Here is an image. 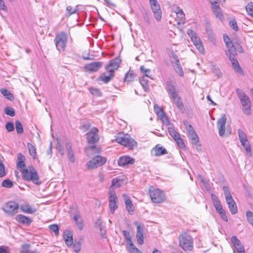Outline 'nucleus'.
I'll use <instances>...</instances> for the list:
<instances>
[{"label": "nucleus", "instance_id": "nucleus-1", "mask_svg": "<svg viewBox=\"0 0 253 253\" xmlns=\"http://www.w3.org/2000/svg\"><path fill=\"white\" fill-rule=\"evenodd\" d=\"M116 141L130 150L136 148L137 143L127 133H119L116 136Z\"/></svg>", "mask_w": 253, "mask_h": 253}, {"label": "nucleus", "instance_id": "nucleus-18", "mask_svg": "<svg viewBox=\"0 0 253 253\" xmlns=\"http://www.w3.org/2000/svg\"><path fill=\"white\" fill-rule=\"evenodd\" d=\"M134 162L135 160L128 156H122L120 157L118 160L119 166L122 167L128 166L129 165H132Z\"/></svg>", "mask_w": 253, "mask_h": 253}, {"label": "nucleus", "instance_id": "nucleus-9", "mask_svg": "<svg viewBox=\"0 0 253 253\" xmlns=\"http://www.w3.org/2000/svg\"><path fill=\"white\" fill-rule=\"evenodd\" d=\"M187 34L190 37L196 48L201 53L203 54L205 51L204 48L200 39L198 37L196 33L192 30L189 29L187 30Z\"/></svg>", "mask_w": 253, "mask_h": 253}, {"label": "nucleus", "instance_id": "nucleus-32", "mask_svg": "<svg viewBox=\"0 0 253 253\" xmlns=\"http://www.w3.org/2000/svg\"><path fill=\"white\" fill-rule=\"evenodd\" d=\"M66 149L70 161L71 162L74 163L75 161V159L74 158V152L71 149V145L70 143H66Z\"/></svg>", "mask_w": 253, "mask_h": 253}, {"label": "nucleus", "instance_id": "nucleus-20", "mask_svg": "<svg viewBox=\"0 0 253 253\" xmlns=\"http://www.w3.org/2000/svg\"><path fill=\"white\" fill-rule=\"evenodd\" d=\"M243 49L238 43H233L229 49L226 52V54H230L232 55H236L238 52H243Z\"/></svg>", "mask_w": 253, "mask_h": 253}, {"label": "nucleus", "instance_id": "nucleus-2", "mask_svg": "<svg viewBox=\"0 0 253 253\" xmlns=\"http://www.w3.org/2000/svg\"><path fill=\"white\" fill-rule=\"evenodd\" d=\"M236 92L240 99L243 112L246 115H250L251 114V102L249 97L241 89H237Z\"/></svg>", "mask_w": 253, "mask_h": 253}, {"label": "nucleus", "instance_id": "nucleus-4", "mask_svg": "<svg viewBox=\"0 0 253 253\" xmlns=\"http://www.w3.org/2000/svg\"><path fill=\"white\" fill-rule=\"evenodd\" d=\"M179 246L185 251H192L193 247V238L187 233H183L179 236Z\"/></svg>", "mask_w": 253, "mask_h": 253}, {"label": "nucleus", "instance_id": "nucleus-64", "mask_svg": "<svg viewBox=\"0 0 253 253\" xmlns=\"http://www.w3.org/2000/svg\"><path fill=\"white\" fill-rule=\"evenodd\" d=\"M5 127L8 131L11 132L14 129V125L11 122H8L5 125Z\"/></svg>", "mask_w": 253, "mask_h": 253}, {"label": "nucleus", "instance_id": "nucleus-15", "mask_svg": "<svg viewBox=\"0 0 253 253\" xmlns=\"http://www.w3.org/2000/svg\"><path fill=\"white\" fill-rule=\"evenodd\" d=\"M98 130L96 127H93L87 134V140L89 143L93 144L98 141L99 137L97 134Z\"/></svg>", "mask_w": 253, "mask_h": 253}, {"label": "nucleus", "instance_id": "nucleus-57", "mask_svg": "<svg viewBox=\"0 0 253 253\" xmlns=\"http://www.w3.org/2000/svg\"><path fill=\"white\" fill-rule=\"evenodd\" d=\"M223 40L226 44L227 48L228 49H229L233 43L231 41L230 39L227 36H223Z\"/></svg>", "mask_w": 253, "mask_h": 253}, {"label": "nucleus", "instance_id": "nucleus-42", "mask_svg": "<svg viewBox=\"0 0 253 253\" xmlns=\"http://www.w3.org/2000/svg\"><path fill=\"white\" fill-rule=\"evenodd\" d=\"M176 106L179 110H182L183 108V104L180 96L173 100Z\"/></svg>", "mask_w": 253, "mask_h": 253}, {"label": "nucleus", "instance_id": "nucleus-35", "mask_svg": "<svg viewBox=\"0 0 253 253\" xmlns=\"http://www.w3.org/2000/svg\"><path fill=\"white\" fill-rule=\"evenodd\" d=\"M0 92L6 98L9 100L11 101L14 99L13 95L6 89L1 88L0 89Z\"/></svg>", "mask_w": 253, "mask_h": 253}, {"label": "nucleus", "instance_id": "nucleus-30", "mask_svg": "<svg viewBox=\"0 0 253 253\" xmlns=\"http://www.w3.org/2000/svg\"><path fill=\"white\" fill-rule=\"evenodd\" d=\"M173 67L175 71L180 76L182 77L184 75L183 71L179 63V61L177 58H176L175 59V62L173 64Z\"/></svg>", "mask_w": 253, "mask_h": 253}, {"label": "nucleus", "instance_id": "nucleus-51", "mask_svg": "<svg viewBox=\"0 0 253 253\" xmlns=\"http://www.w3.org/2000/svg\"><path fill=\"white\" fill-rule=\"evenodd\" d=\"M168 130L170 135L174 139L180 136L179 134L172 127H169Z\"/></svg>", "mask_w": 253, "mask_h": 253}, {"label": "nucleus", "instance_id": "nucleus-33", "mask_svg": "<svg viewBox=\"0 0 253 253\" xmlns=\"http://www.w3.org/2000/svg\"><path fill=\"white\" fill-rule=\"evenodd\" d=\"M27 147L28 148L29 154L33 157V159H35L37 155L36 148L31 143H28Z\"/></svg>", "mask_w": 253, "mask_h": 253}, {"label": "nucleus", "instance_id": "nucleus-3", "mask_svg": "<svg viewBox=\"0 0 253 253\" xmlns=\"http://www.w3.org/2000/svg\"><path fill=\"white\" fill-rule=\"evenodd\" d=\"M23 179L28 181H32L36 185H40L41 182L39 181V176L36 170L32 167H29V169L27 168L21 170Z\"/></svg>", "mask_w": 253, "mask_h": 253}, {"label": "nucleus", "instance_id": "nucleus-58", "mask_svg": "<svg viewBox=\"0 0 253 253\" xmlns=\"http://www.w3.org/2000/svg\"><path fill=\"white\" fill-rule=\"evenodd\" d=\"M229 24H230V26H231V27H232V28L234 30H235V31H237L238 30V27L237 26L236 20L235 19L231 20L229 22Z\"/></svg>", "mask_w": 253, "mask_h": 253}, {"label": "nucleus", "instance_id": "nucleus-62", "mask_svg": "<svg viewBox=\"0 0 253 253\" xmlns=\"http://www.w3.org/2000/svg\"><path fill=\"white\" fill-rule=\"evenodd\" d=\"M206 31L209 39H210L211 41H213L214 40V38L212 31L210 29L207 28Z\"/></svg>", "mask_w": 253, "mask_h": 253}, {"label": "nucleus", "instance_id": "nucleus-13", "mask_svg": "<svg viewBox=\"0 0 253 253\" xmlns=\"http://www.w3.org/2000/svg\"><path fill=\"white\" fill-rule=\"evenodd\" d=\"M121 60L119 58H116L109 62L108 64L106 66L105 69L109 72L114 75V71L117 70L121 63Z\"/></svg>", "mask_w": 253, "mask_h": 253}, {"label": "nucleus", "instance_id": "nucleus-37", "mask_svg": "<svg viewBox=\"0 0 253 253\" xmlns=\"http://www.w3.org/2000/svg\"><path fill=\"white\" fill-rule=\"evenodd\" d=\"M212 12H213L216 17L218 19H220V20L224 19V16L222 13L220 7H217V8L213 10Z\"/></svg>", "mask_w": 253, "mask_h": 253}, {"label": "nucleus", "instance_id": "nucleus-59", "mask_svg": "<svg viewBox=\"0 0 253 253\" xmlns=\"http://www.w3.org/2000/svg\"><path fill=\"white\" fill-rule=\"evenodd\" d=\"M30 245L29 244H24L21 246V252L22 253H31L32 252H29Z\"/></svg>", "mask_w": 253, "mask_h": 253}, {"label": "nucleus", "instance_id": "nucleus-7", "mask_svg": "<svg viewBox=\"0 0 253 253\" xmlns=\"http://www.w3.org/2000/svg\"><path fill=\"white\" fill-rule=\"evenodd\" d=\"M109 201V208L110 212L113 214L115 210L118 209L119 206V201L117 195L114 190H112V188L109 189V196L108 198Z\"/></svg>", "mask_w": 253, "mask_h": 253}, {"label": "nucleus", "instance_id": "nucleus-21", "mask_svg": "<svg viewBox=\"0 0 253 253\" xmlns=\"http://www.w3.org/2000/svg\"><path fill=\"white\" fill-rule=\"evenodd\" d=\"M226 54L227 56H228L229 60H230L232 63L233 68L234 69V70L238 73H241L242 72V70L239 66L238 61L235 58V55H232V54Z\"/></svg>", "mask_w": 253, "mask_h": 253}, {"label": "nucleus", "instance_id": "nucleus-45", "mask_svg": "<svg viewBox=\"0 0 253 253\" xmlns=\"http://www.w3.org/2000/svg\"><path fill=\"white\" fill-rule=\"evenodd\" d=\"M123 234L124 235V236L125 237L126 240V243H127V245H129L131 244V243H132L131 240V237H130V234H129V232L127 231H126V230H123Z\"/></svg>", "mask_w": 253, "mask_h": 253}, {"label": "nucleus", "instance_id": "nucleus-50", "mask_svg": "<svg viewBox=\"0 0 253 253\" xmlns=\"http://www.w3.org/2000/svg\"><path fill=\"white\" fill-rule=\"evenodd\" d=\"M142 16L143 18V19L144 20L145 22L147 24H150V14L148 13L147 12L144 11L142 12Z\"/></svg>", "mask_w": 253, "mask_h": 253}, {"label": "nucleus", "instance_id": "nucleus-24", "mask_svg": "<svg viewBox=\"0 0 253 253\" xmlns=\"http://www.w3.org/2000/svg\"><path fill=\"white\" fill-rule=\"evenodd\" d=\"M25 157L22 154L19 153L18 155L17 161V168L20 170H22L23 169H26V165L25 164Z\"/></svg>", "mask_w": 253, "mask_h": 253}, {"label": "nucleus", "instance_id": "nucleus-48", "mask_svg": "<svg viewBox=\"0 0 253 253\" xmlns=\"http://www.w3.org/2000/svg\"><path fill=\"white\" fill-rule=\"evenodd\" d=\"M135 75L133 73L128 72L126 74L125 80L127 82H130L134 80Z\"/></svg>", "mask_w": 253, "mask_h": 253}, {"label": "nucleus", "instance_id": "nucleus-38", "mask_svg": "<svg viewBox=\"0 0 253 253\" xmlns=\"http://www.w3.org/2000/svg\"><path fill=\"white\" fill-rule=\"evenodd\" d=\"M166 87L167 90L169 94L176 91L175 85L171 82H168L167 83Z\"/></svg>", "mask_w": 253, "mask_h": 253}, {"label": "nucleus", "instance_id": "nucleus-14", "mask_svg": "<svg viewBox=\"0 0 253 253\" xmlns=\"http://www.w3.org/2000/svg\"><path fill=\"white\" fill-rule=\"evenodd\" d=\"M226 117L225 114H222L217 122V126L218 129V133L220 136H223L225 131V124Z\"/></svg>", "mask_w": 253, "mask_h": 253}, {"label": "nucleus", "instance_id": "nucleus-46", "mask_svg": "<svg viewBox=\"0 0 253 253\" xmlns=\"http://www.w3.org/2000/svg\"><path fill=\"white\" fill-rule=\"evenodd\" d=\"M241 145H242V146L244 148V149H245L247 153L251 152V146H250V142L248 141V140H246V142L245 141L242 142H241Z\"/></svg>", "mask_w": 253, "mask_h": 253}, {"label": "nucleus", "instance_id": "nucleus-60", "mask_svg": "<svg viewBox=\"0 0 253 253\" xmlns=\"http://www.w3.org/2000/svg\"><path fill=\"white\" fill-rule=\"evenodd\" d=\"M139 82L145 90L149 88V85L147 83V81L145 80L144 79L140 78L139 80Z\"/></svg>", "mask_w": 253, "mask_h": 253}, {"label": "nucleus", "instance_id": "nucleus-44", "mask_svg": "<svg viewBox=\"0 0 253 253\" xmlns=\"http://www.w3.org/2000/svg\"><path fill=\"white\" fill-rule=\"evenodd\" d=\"M4 113L11 117H14L15 115L14 109L10 107H7L4 109Z\"/></svg>", "mask_w": 253, "mask_h": 253}, {"label": "nucleus", "instance_id": "nucleus-5", "mask_svg": "<svg viewBox=\"0 0 253 253\" xmlns=\"http://www.w3.org/2000/svg\"><path fill=\"white\" fill-rule=\"evenodd\" d=\"M68 41L67 34L63 32L58 33L55 38L57 49L60 52L64 51Z\"/></svg>", "mask_w": 253, "mask_h": 253}, {"label": "nucleus", "instance_id": "nucleus-29", "mask_svg": "<svg viewBox=\"0 0 253 253\" xmlns=\"http://www.w3.org/2000/svg\"><path fill=\"white\" fill-rule=\"evenodd\" d=\"M73 219L78 228L80 230H82L84 227V223L81 216L77 214L74 215Z\"/></svg>", "mask_w": 253, "mask_h": 253}, {"label": "nucleus", "instance_id": "nucleus-53", "mask_svg": "<svg viewBox=\"0 0 253 253\" xmlns=\"http://www.w3.org/2000/svg\"><path fill=\"white\" fill-rule=\"evenodd\" d=\"M49 229L53 232L55 235L59 234V227L57 224H52L49 226Z\"/></svg>", "mask_w": 253, "mask_h": 253}, {"label": "nucleus", "instance_id": "nucleus-39", "mask_svg": "<svg viewBox=\"0 0 253 253\" xmlns=\"http://www.w3.org/2000/svg\"><path fill=\"white\" fill-rule=\"evenodd\" d=\"M238 135L240 142L248 140L246 133L241 129L238 130Z\"/></svg>", "mask_w": 253, "mask_h": 253}, {"label": "nucleus", "instance_id": "nucleus-10", "mask_svg": "<svg viewBox=\"0 0 253 253\" xmlns=\"http://www.w3.org/2000/svg\"><path fill=\"white\" fill-rule=\"evenodd\" d=\"M106 162V159L105 157L96 156L86 163V166L88 169H94L102 166Z\"/></svg>", "mask_w": 253, "mask_h": 253}, {"label": "nucleus", "instance_id": "nucleus-61", "mask_svg": "<svg viewBox=\"0 0 253 253\" xmlns=\"http://www.w3.org/2000/svg\"><path fill=\"white\" fill-rule=\"evenodd\" d=\"M154 110L156 114H157L158 116L163 114L164 113L163 110L161 108H160L158 105H155L154 106Z\"/></svg>", "mask_w": 253, "mask_h": 253}, {"label": "nucleus", "instance_id": "nucleus-52", "mask_svg": "<svg viewBox=\"0 0 253 253\" xmlns=\"http://www.w3.org/2000/svg\"><path fill=\"white\" fill-rule=\"evenodd\" d=\"M1 185L4 187L11 188L13 186V182L9 179H5L2 181Z\"/></svg>", "mask_w": 253, "mask_h": 253}, {"label": "nucleus", "instance_id": "nucleus-17", "mask_svg": "<svg viewBox=\"0 0 253 253\" xmlns=\"http://www.w3.org/2000/svg\"><path fill=\"white\" fill-rule=\"evenodd\" d=\"M102 65L103 62H93L85 65L84 69L86 72H95L97 71Z\"/></svg>", "mask_w": 253, "mask_h": 253}, {"label": "nucleus", "instance_id": "nucleus-26", "mask_svg": "<svg viewBox=\"0 0 253 253\" xmlns=\"http://www.w3.org/2000/svg\"><path fill=\"white\" fill-rule=\"evenodd\" d=\"M122 196L125 200L126 210L129 212H132L134 211V208L132 204L131 200L129 198H127V196L126 194H123Z\"/></svg>", "mask_w": 253, "mask_h": 253}, {"label": "nucleus", "instance_id": "nucleus-23", "mask_svg": "<svg viewBox=\"0 0 253 253\" xmlns=\"http://www.w3.org/2000/svg\"><path fill=\"white\" fill-rule=\"evenodd\" d=\"M15 218L17 222L26 225H29L32 221L31 218L22 214L17 215Z\"/></svg>", "mask_w": 253, "mask_h": 253}, {"label": "nucleus", "instance_id": "nucleus-36", "mask_svg": "<svg viewBox=\"0 0 253 253\" xmlns=\"http://www.w3.org/2000/svg\"><path fill=\"white\" fill-rule=\"evenodd\" d=\"M189 136L191 139L192 143L196 145L199 142V137L195 131L188 134Z\"/></svg>", "mask_w": 253, "mask_h": 253}, {"label": "nucleus", "instance_id": "nucleus-54", "mask_svg": "<svg viewBox=\"0 0 253 253\" xmlns=\"http://www.w3.org/2000/svg\"><path fill=\"white\" fill-rule=\"evenodd\" d=\"M158 117L160 118L163 123L166 124V125H169V119L165 113H163Z\"/></svg>", "mask_w": 253, "mask_h": 253}, {"label": "nucleus", "instance_id": "nucleus-19", "mask_svg": "<svg viewBox=\"0 0 253 253\" xmlns=\"http://www.w3.org/2000/svg\"><path fill=\"white\" fill-rule=\"evenodd\" d=\"M231 241L238 253H246L243 245L236 236H233L231 238Z\"/></svg>", "mask_w": 253, "mask_h": 253}, {"label": "nucleus", "instance_id": "nucleus-49", "mask_svg": "<svg viewBox=\"0 0 253 253\" xmlns=\"http://www.w3.org/2000/svg\"><path fill=\"white\" fill-rule=\"evenodd\" d=\"M140 70L141 72L147 77L152 79L150 74L151 70L149 69H146L143 66L140 67Z\"/></svg>", "mask_w": 253, "mask_h": 253}, {"label": "nucleus", "instance_id": "nucleus-11", "mask_svg": "<svg viewBox=\"0 0 253 253\" xmlns=\"http://www.w3.org/2000/svg\"><path fill=\"white\" fill-rule=\"evenodd\" d=\"M19 209L18 204L14 201H9L6 203L2 207V210L9 215H14L18 212Z\"/></svg>", "mask_w": 253, "mask_h": 253}, {"label": "nucleus", "instance_id": "nucleus-28", "mask_svg": "<svg viewBox=\"0 0 253 253\" xmlns=\"http://www.w3.org/2000/svg\"><path fill=\"white\" fill-rule=\"evenodd\" d=\"M85 152L87 156H90L91 155L99 153L100 149L96 146H89L85 148Z\"/></svg>", "mask_w": 253, "mask_h": 253}, {"label": "nucleus", "instance_id": "nucleus-63", "mask_svg": "<svg viewBox=\"0 0 253 253\" xmlns=\"http://www.w3.org/2000/svg\"><path fill=\"white\" fill-rule=\"evenodd\" d=\"M177 142L178 145L180 148H183L185 147L184 143L181 138L179 136L178 137H176L175 139H174Z\"/></svg>", "mask_w": 253, "mask_h": 253}, {"label": "nucleus", "instance_id": "nucleus-25", "mask_svg": "<svg viewBox=\"0 0 253 253\" xmlns=\"http://www.w3.org/2000/svg\"><path fill=\"white\" fill-rule=\"evenodd\" d=\"M174 12L176 13L177 18L178 19L177 23L178 24L184 23L185 19V14L182 9H181L179 7H177L175 8Z\"/></svg>", "mask_w": 253, "mask_h": 253}, {"label": "nucleus", "instance_id": "nucleus-40", "mask_svg": "<svg viewBox=\"0 0 253 253\" xmlns=\"http://www.w3.org/2000/svg\"><path fill=\"white\" fill-rule=\"evenodd\" d=\"M15 128L18 134H21L23 132L22 125L19 120L15 121Z\"/></svg>", "mask_w": 253, "mask_h": 253}, {"label": "nucleus", "instance_id": "nucleus-8", "mask_svg": "<svg viewBox=\"0 0 253 253\" xmlns=\"http://www.w3.org/2000/svg\"><path fill=\"white\" fill-rule=\"evenodd\" d=\"M149 194L153 203H160L165 199L164 194L159 189L151 187L149 189Z\"/></svg>", "mask_w": 253, "mask_h": 253}, {"label": "nucleus", "instance_id": "nucleus-41", "mask_svg": "<svg viewBox=\"0 0 253 253\" xmlns=\"http://www.w3.org/2000/svg\"><path fill=\"white\" fill-rule=\"evenodd\" d=\"M89 90L90 92L94 96L99 97L102 95V92L98 88L91 87L89 88Z\"/></svg>", "mask_w": 253, "mask_h": 253}, {"label": "nucleus", "instance_id": "nucleus-31", "mask_svg": "<svg viewBox=\"0 0 253 253\" xmlns=\"http://www.w3.org/2000/svg\"><path fill=\"white\" fill-rule=\"evenodd\" d=\"M113 77L114 74L112 73H109V75L108 76H106L105 73H103L99 77L98 80L102 81L105 84H107L111 81Z\"/></svg>", "mask_w": 253, "mask_h": 253}, {"label": "nucleus", "instance_id": "nucleus-47", "mask_svg": "<svg viewBox=\"0 0 253 253\" xmlns=\"http://www.w3.org/2000/svg\"><path fill=\"white\" fill-rule=\"evenodd\" d=\"M246 9L248 14L253 17V3L252 2L248 4L246 6Z\"/></svg>", "mask_w": 253, "mask_h": 253}, {"label": "nucleus", "instance_id": "nucleus-55", "mask_svg": "<svg viewBox=\"0 0 253 253\" xmlns=\"http://www.w3.org/2000/svg\"><path fill=\"white\" fill-rule=\"evenodd\" d=\"M247 219L249 223L253 221V212L250 211H247L246 212Z\"/></svg>", "mask_w": 253, "mask_h": 253}, {"label": "nucleus", "instance_id": "nucleus-16", "mask_svg": "<svg viewBox=\"0 0 253 253\" xmlns=\"http://www.w3.org/2000/svg\"><path fill=\"white\" fill-rule=\"evenodd\" d=\"M134 225L136 226V237L138 243L141 245L144 243L143 227L139 222L135 221Z\"/></svg>", "mask_w": 253, "mask_h": 253}, {"label": "nucleus", "instance_id": "nucleus-34", "mask_svg": "<svg viewBox=\"0 0 253 253\" xmlns=\"http://www.w3.org/2000/svg\"><path fill=\"white\" fill-rule=\"evenodd\" d=\"M155 152L154 155L156 156H161L167 153V150L165 148L156 146L153 149Z\"/></svg>", "mask_w": 253, "mask_h": 253}, {"label": "nucleus", "instance_id": "nucleus-22", "mask_svg": "<svg viewBox=\"0 0 253 253\" xmlns=\"http://www.w3.org/2000/svg\"><path fill=\"white\" fill-rule=\"evenodd\" d=\"M63 236L67 246L68 247L72 246L73 243V234L72 232L69 230H65Z\"/></svg>", "mask_w": 253, "mask_h": 253}, {"label": "nucleus", "instance_id": "nucleus-27", "mask_svg": "<svg viewBox=\"0 0 253 253\" xmlns=\"http://www.w3.org/2000/svg\"><path fill=\"white\" fill-rule=\"evenodd\" d=\"M20 209L23 212L26 213L32 214L35 213L37 211L36 208H32L28 203H25L21 205Z\"/></svg>", "mask_w": 253, "mask_h": 253}, {"label": "nucleus", "instance_id": "nucleus-6", "mask_svg": "<svg viewBox=\"0 0 253 253\" xmlns=\"http://www.w3.org/2000/svg\"><path fill=\"white\" fill-rule=\"evenodd\" d=\"M223 190L225 197L226 203L228 205V208L231 213L233 214L236 213L238 211L237 207L235 202L232 198V196L228 189V188L224 186L223 187Z\"/></svg>", "mask_w": 253, "mask_h": 253}, {"label": "nucleus", "instance_id": "nucleus-12", "mask_svg": "<svg viewBox=\"0 0 253 253\" xmlns=\"http://www.w3.org/2000/svg\"><path fill=\"white\" fill-rule=\"evenodd\" d=\"M149 1L155 18L158 21H160L162 18V11L159 4L157 0H150Z\"/></svg>", "mask_w": 253, "mask_h": 253}, {"label": "nucleus", "instance_id": "nucleus-56", "mask_svg": "<svg viewBox=\"0 0 253 253\" xmlns=\"http://www.w3.org/2000/svg\"><path fill=\"white\" fill-rule=\"evenodd\" d=\"M121 186V184L120 183V179L118 178H113L112 181V185L110 187L112 188V190H113V187L116 186L117 187H119Z\"/></svg>", "mask_w": 253, "mask_h": 253}, {"label": "nucleus", "instance_id": "nucleus-43", "mask_svg": "<svg viewBox=\"0 0 253 253\" xmlns=\"http://www.w3.org/2000/svg\"><path fill=\"white\" fill-rule=\"evenodd\" d=\"M128 249L131 253H142L140 250L135 247L133 243H131V244L129 245Z\"/></svg>", "mask_w": 253, "mask_h": 253}]
</instances>
